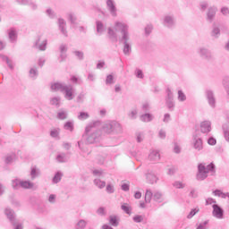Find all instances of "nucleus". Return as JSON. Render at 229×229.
Masks as SVG:
<instances>
[{
  "label": "nucleus",
  "instance_id": "f257e3e1",
  "mask_svg": "<svg viewBox=\"0 0 229 229\" xmlns=\"http://www.w3.org/2000/svg\"><path fill=\"white\" fill-rule=\"evenodd\" d=\"M99 122H94L89 123L85 130V133L87 135L86 142L88 144H94L96 142H99L101 140V131L98 130V123Z\"/></svg>",
  "mask_w": 229,
  "mask_h": 229
},
{
  "label": "nucleus",
  "instance_id": "f03ea898",
  "mask_svg": "<svg viewBox=\"0 0 229 229\" xmlns=\"http://www.w3.org/2000/svg\"><path fill=\"white\" fill-rule=\"evenodd\" d=\"M115 31H121L123 37L122 40H123V53L124 55H130V51H131V47L128 40H130V36L128 34V25L125 23L116 21L114 24Z\"/></svg>",
  "mask_w": 229,
  "mask_h": 229
},
{
  "label": "nucleus",
  "instance_id": "7ed1b4c3",
  "mask_svg": "<svg viewBox=\"0 0 229 229\" xmlns=\"http://www.w3.org/2000/svg\"><path fill=\"white\" fill-rule=\"evenodd\" d=\"M215 169L216 165H214V163H211L207 166L203 163L199 164L197 180H199V182H203V180H205L208 176L209 172H214Z\"/></svg>",
  "mask_w": 229,
  "mask_h": 229
},
{
  "label": "nucleus",
  "instance_id": "20e7f679",
  "mask_svg": "<svg viewBox=\"0 0 229 229\" xmlns=\"http://www.w3.org/2000/svg\"><path fill=\"white\" fill-rule=\"evenodd\" d=\"M4 214L13 226V229H22V224H21L19 220L15 218V212H13V209L6 208Z\"/></svg>",
  "mask_w": 229,
  "mask_h": 229
},
{
  "label": "nucleus",
  "instance_id": "39448f33",
  "mask_svg": "<svg viewBox=\"0 0 229 229\" xmlns=\"http://www.w3.org/2000/svg\"><path fill=\"white\" fill-rule=\"evenodd\" d=\"M106 133H112V131H121V123L115 121L107 122L103 126Z\"/></svg>",
  "mask_w": 229,
  "mask_h": 229
},
{
  "label": "nucleus",
  "instance_id": "423d86ee",
  "mask_svg": "<svg viewBox=\"0 0 229 229\" xmlns=\"http://www.w3.org/2000/svg\"><path fill=\"white\" fill-rule=\"evenodd\" d=\"M213 212L212 215L214 217H216V219H223L225 216V210L222 209L221 207L217 204H213L212 206Z\"/></svg>",
  "mask_w": 229,
  "mask_h": 229
},
{
  "label": "nucleus",
  "instance_id": "0eeeda50",
  "mask_svg": "<svg viewBox=\"0 0 229 229\" xmlns=\"http://www.w3.org/2000/svg\"><path fill=\"white\" fill-rule=\"evenodd\" d=\"M166 106L167 108H169V110H171V112H173V110H174V101L173 98V91H171V89H166Z\"/></svg>",
  "mask_w": 229,
  "mask_h": 229
},
{
  "label": "nucleus",
  "instance_id": "6e6552de",
  "mask_svg": "<svg viewBox=\"0 0 229 229\" xmlns=\"http://www.w3.org/2000/svg\"><path fill=\"white\" fill-rule=\"evenodd\" d=\"M200 58H203L204 60H212V52L208 50V48L206 47H200L198 51Z\"/></svg>",
  "mask_w": 229,
  "mask_h": 229
},
{
  "label": "nucleus",
  "instance_id": "1a4fd4ad",
  "mask_svg": "<svg viewBox=\"0 0 229 229\" xmlns=\"http://www.w3.org/2000/svg\"><path fill=\"white\" fill-rule=\"evenodd\" d=\"M63 92L64 94L65 99H67L68 101H72V99L74 98V88H72V85H66V87L64 88V91Z\"/></svg>",
  "mask_w": 229,
  "mask_h": 229
},
{
  "label": "nucleus",
  "instance_id": "9d476101",
  "mask_svg": "<svg viewBox=\"0 0 229 229\" xmlns=\"http://www.w3.org/2000/svg\"><path fill=\"white\" fill-rule=\"evenodd\" d=\"M106 8L112 17L117 15V7H115V2H114V0H106Z\"/></svg>",
  "mask_w": 229,
  "mask_h": 229
},
{
  "label": "nucleus",
  "instance_id": "9b49d317",
  "mask_svg": "<svg viewBox=\"0 0 229 229\" xmlns=\"http://www.w3.org/2000/svg\"><path fill=\"white\" fill-rule=\"evenodd\" d=\"M193 148L196 151H201L203 149V140L198 135L193 136Z\"/></svg>",
  "mask_w": 229,
  "mask_h": 229
},
{
  "label": "nucleus",
  "instance_id": "f8f14e48",
  "mask_svg": "<svg viewBox=\"0 0 229 229\" xmlns=\"http://www.w3.org/2000/svg\"><path fill=\"white\" fill-rule=\"evenodd\" d=\"M146 178L148 183H150L153 185V183H157L158 182V177H157V174L152 170H148L146 173Z\"/></svg>",
  "mask_w": 229,
  "mask_h": 229
},
{
  "label": "nucleus",
  "instance_id": "ddd939ff",
  "mask_svg": "<svg viewBox=\"0 0 229 229\" xmlns=\"http://www.w3.org/2000/svg\"><path fill=\"white\" fill-rule=\"evenodd\" d=\"M217 13V7L211 6L208 8L207 13V21L208 22H212L214 19L216 18V13Z\"/></svg>",
  "mask_w": 229,
  "mask_h": 229
},
{
  "label": "nucleus",
  "instance_id": "4468645a",
  "mask_svg": "<svg viewBox=\"0 0 229 229\" xmlns=\"http://www.w3.org/2000/svg\"><path fill=\"white\" fill-rule=\"evenodd\" d=\"M200 131L202 133H209L212 131V123L204 121L200 123Z\"/></svg>",
  "mask_w": 229,
  "mask_h": 229
},
{
  "label": "nucleus",
  "instance_id": "2eb2a0df",
  "mask_svg": "<svg viewBox=\"0 0 229 229\" xmlns=\"http://www.w3.org/2000/svg\"><path fill=\"white\" fill-rule=\"evenodd\" d=\"M206 96L209 106H211L212 108H216V97H214V92H212L211 90H208L206 91Z\"/></svg>",
  "mask_w": 229,
  "mask_h": 229
},
{
  "label": "nucleus",
  "instance_id": "dca6fc26",
  "mask_svg": "<svg viewBox=\"0 0 229 229\" xmlns=\"http://www.w3.org/2000/svg\"><path fill=\"white\" fill-rule=\"evenodd\" d=\"M67 85L61 83V82H55L51 85V90L54 92H64Z\"/></svg>",
  "mask_w": 229,
  "mask_h": 229
},
{
  "label": "nucleus",
  "instance_id": "f3484780",
  "mask_svg": "<svg viewBox=\"0 0 229 229\" xmlns=\"http://www.w3.org/2000/svg\"><path fill=\"white\" fill-rule=\"evenodd\" d=\"M59 51H60L59 62H65V59L67 58V45L62 44L59 47Z\"/></svg>",
  "mask_w": 229,
  "mask_h": 229
},
{
  "label": "nucleus",
  "instance_id": "a211bd4d",
  "mask_svg": "<svg viewBox=\"0 0 229 229\" xmlns=\"http://www.w3.org/2000/svg\"><path fill=\"white\" fill-rule=\"evenodd\" d=\"M220 36H221V29H219V26H217V24L213 23L211 37H213V38H219Z\"/></svg>",
  "mask_w": 229,
  "mask_h": 229
},
{
  "label": "nucleus",
  "instance_id": "6ab92c4d",
  "mask_svg": "<svg viewBox=\"0 0 229 229\" xmlns=\"http://www.w3.org/2000/svg\"><path fill=\"white\" fill-rule=\"evenodd\" d=\"M42 38H38V39L36 41V47L39 49V51H46V46H47V39H43Z\"/></svg>",
  "mask_w": 229,
  "mask_h": 229
},
{
  "label": "nucleus",
  "instance_id": "aec40b11",
  "mask_svg": "<svg viewBox=\"0 0 229 229\" xmlns=\"http://www.w3.org/2000/svg\"><path fill=\"white\" fill-rule=\"evenodd\" d=\"M148 159L151 162H158V160H160V153L158 150H151L148 155Z\"/></svg>",
  "mask_w": 229,
  "mask_h": 229
},
{
  "label": "nucleus",
  "instance_id": "412c9836",
  "mask_svg": "<svg viewBox=\"0 0 229 229\" xmlns=\"http://www.w3.org/2000/svg\"><path fill=\"white\" fill-rule=\"evenodd\" d=\"M58 26L61 33L64 35V37H67V30L65 29L66 23L65 20L64 19H59L58 20Z\"/></svg>",
  "mask_w": 229,
  "mask_h": 229
},
{
  "label": "nucleus",
  "instance_id": "4be33fe9",
  "mask_svg": "<svg viewBox=\"0 0 229 229\" xmlns=\"http://www.w3.org/2000/svg\"><path fill=\"white\" fill-rule=\"evenodd\" d=\"M16 3H18V4H29V6H30V8H32L33 10H37V5L36 4H34L31 0H16Z\"/></svg>",
  "mask_w": 229,
  "mask_h": 229
},
{
  "label": "nucleus",
  "instance_id": "5701e85b",
  "mask_svg": "<svg viewBox=\"0 0 229 229\" xmlns=\"http://www.w3.org/2000/svg\"><path fill=\"white\" fill-rule=\"evenodd\" d=\"M164 24L165 26H167V28H173L174 25V18H173V16H165Z\"/></svg>",
  "mask_w": 229,
  "mask_h": 229
},
{
  "label": "nucleus",
  "instance_id": "b1692460",
  "mask_svg": "<svg viewBox=\"0 0 229 229\" xmlns=\"http://www.w3.org/2000/svg\"><path fill=\"white\" fill-rule=\"evenodd\" d=\"M8 35H9V40L11 42H15V40H17V30H15V29H10L8 30Z\"/></svg>",
  "mask_w": 229,
  "mask_h": 229
},
{
  "label": "nucleus",
  "instance_id": "393cba45",
  "mask_svg": "<svg viewBox=\"0 0 229 229\" xmlns=\"http://www.w3.org/2000/svg\"><path fill=\"white\" fill-rule=\"evenodd\" d=\"M21 187L22 189H34L35 183H33L30 181H21Z\"/></svg>",
  "mask_w": 229,
  "mask_h": 229
},
{
  "label": "nucleus",
  "instance_id": "a878e982",
  "mask_svg": "<svg viewBox=\"0 0 229 229\" xmlns=\"http://www.w3.org/2000/svg\"><path fill=\"white\" fill-rule=\"evenodd\" d=\"M140 121L143 123H149L153 121V114H144L140 116Z\"/></svg>",
  "mask_w": 229,
  "mask_h": 229
},
{
  "label": "nucleus",
  "instance_id": "bb28decb",
  "mask_svg": "<svg viewBox=\"0 0 229 229\" xmlns=\"http://www.w3.org/2000/svg\"><path fill=\"white\" fill-rule=\"evenodd\" d=\"M68 19L71 22V24L72 25L73 28H76V14H74V13H68Z\"/></svg>",
  "mask_w": 229,
  "mask_h": 229
},
{
  "label": "nucleus",
  "instance_id": "cd10ccee",
  "mask_svg": "<svg viewBox=\"0 0 229 229\" xmlns=\"http://www.w3.org/2000/svg\"><path fill=\"white\" fill-rule=\"evenodd\" d=\"M94 183L98 189H105L106 187V182L98 178L94 180Z\"/></svg>",
  "mask_w": 229,
  "mask_h": 229
},
{
  "label": "nucleus",
  "instance_id": "c85d7f7f",
  "mask_svg": "<svg viewBox=\"0 0 229 229\" xmlns=\"http://www.w3.org/2000/svg\"><path fill=\"white\" fill-rule=\"evenodd\" d=\"M153 199L157 203H162V193L160 191H155L153 193Z\"/></svg>",
  "mask_w": 229,
  "mask_h": 229
},
{
  "label": "nucleus",
  "instance_id": "c756f323",
  "mask_svg": "<svg viewBox=\"0 0 229 229\" xmlns=\"http://www.w3.org/2000/svg\"><path fill=\"white\" fill-rule=\"evenodd\" d=\"M153 192L150 190H147L145 193V202L151 203V199L153 198Z\"/></svg>",
  "mask_w": 229,
  "mask_h": 229
},
{
  "label": "nucleus",
  "instance_id": "7c9ffc66",
  "mask_svg": "<svg viewBox=\"0 0 229 229\" xmlns=\"http://www.w3.org/2000/svg\"><path fill=\"white\" fill-rule=\"evenodd\" d=\"M56 160H57V162L64 164V162H67V156L65 155V153H61V154L57 155Z\"/></svg>",
  "mask_w": 229,
  "mask_h": 229
},
{
  "label": "nucleus",
  "instance_id": "2f4dec72",
  "mask_svg": "<svg viewBox=\"0 0 229 229\" xmlns=\"http://www.w3.org/2000/svg\"><path fill=\"white\" fill-rule=\"evenodd\" d=\"M87 226V221L81 219L79 222L76 224L75 228L76 229H85Z\"/></svg>",
  "mask_w": 229,
  "mask_h": 229
},
{
  "label": "nucleus",
  "instance_id": "473e14b6",
  "mask_svg": "<svg viewBox=\"0 0 229 229\" xmlns=\"http://www.w3.org/2000/svg\"><path fill=\"white\" fill-rule=\"evenodd\" d=\"M57 119H60L61 121H64L67 119V113L64 110H61L57 113Z\"/></svg>",
  "mask_w": 229,
  "mask_h": 229
},
{
  "label": "nucleus",
  "instance_id": "72a5a7b5",
  "mask_svg": "<svg viewBox=\"0 0 229 229\" xmlns=\"http://www.w3.org/2000/svg\"><path fill=\"white\" fill-rule=\"evenodd\" d=\"M64 130L72 131L74 130V123L72 122H66L64 125Z\"/></svg>",
  "mask_w": 229,
  "mask_h": 229
},
{
  "label": "nucleus",
  "instance_id": "f704fd0d",
  "mask_svg": "<svg viewBox=\"0 0 229 229\" xmlns=\"http://www.w3.org/2000/svg\"><path fill=\"white\" fill-rule=\"evenodd\" d=\"M109 223L112 226H119V221H117V216H111L109 217Z\"/></svg>",
  "mask_w": 229,
  "mask_h": 229
},
{
  "label": "nucleus",
  "instance_id": "c9c22d12",
  "mask_svg": "<svg viewBox=\"0 0 229 229\" xmlns=\"http://www.w3.org/2000/svg\"><path fill=\"white\" fill-rule=\"evenodd\" d=\"M103 31H105V25L101 21H97V32L101 35Z\"/></svg>",
  "mask_w": 229,
  "mask_h": 229
},
{
  "label": "nucleus",
  "instance_id": "e433bc0d",
  "mask_svg": "<svg viewBox=\"0 0 229 229\" xmlns=\"http://www.w3.org/2000/svg\"><path fill=\"white\" fill-rule=\"evenodd\" d=\"M108 35H109V38H111V40L117 41V34L111 28L108 29Z\"/></svg>",
  "mask_w": 229,
  "mask_h": 229
},
{
  "label": "nucleus",
  "instance_id": "4c0bfd02",
  "mask_svg": "<svg viewBox=\"0 0 229 229\" xmlns=\"http://www.w3.org/2000/svg\"><path fill=\"white\" fill-rule=\"evenodd\" d=\"M198 212H199V208H198L191 209L187 216V219H192L198 214Z\"/></svg>",
  "mask_w": 229,
  "mask_h": 229
},
{
  "label": "nucleus",
  "instance_id": "58836bf2",
  "mask_svg": "<svg viewBox=\"0 0 229 229\" xmlns=\"http://www.w3.org/2000/svg\"><path fill=\"white\" fill-rule=\"evenodd\" d=\"M89 117H90V115H89V113L81 112L80 114L78 115V120L85 121L86 119H89Z\"/></svg>",
  "mask_w": 229,
  "mask_h": 229
},
{
  "label": "nucleus",
  "instance_id": "ea45409f",
  "mask_svg": "<svg viewBox=\"0 0 229 229\" xmlns=\"http://www.w3.org/2000/svg\"><path fill=\"white\" fill-rule=\"evenodd\" d=\"M62 176H63L62 173L57 172L53 178V182L58 183L62 180Z\"/></svg>",
  "mask_w": 229,
  "mask_h": 229
},
{
  "label": "nucleus",
  "instance_id": "a19ab883",
  "mask_svg": "<svg viewBox=\"0 0 229 229\" xmlns=\"http://www.w3.org/2000/svg\"><path fill=\"white\" fill-rule=\"evenodd\" d=\"M187 96H185V93L182 90L178 91V100L181 102L186 101Z\"/></svg>",
  "mask_w": 229,
  "mask_h": 229
},
{
  "label": "nucleus",
  "instance_id": "79ce46f5",
  "mask_svg": "<svg viewBox=\"0 0 229 229\" xmlns=\"http://www.w3.org/2000/svg\"><path fill=\"white\" fill-rule=\"evenodd\" d=\"M59 135H60V129H53L50 131V137H53V139L58 138Z\"/></svg>",
  "mask_w": 229,
  "mask_h": 229
},
{
  "label": "nucleus",
  "instance_id": "37998d69",
  "mask_svg": "<svg viewBox=\"0 0 229 229\" xmlns=\"http://www.w3.org/2000/svg\"><path fill=\"white\" fill-rule=\"evenodd\" d=\"M1 58L4 62H6L8 67L10 69H13V65L12 64V61H10V59L8 58V56L6 55H1Z\"/></svg>",
  "mask_w": 229,
  "mask_h": 229
},
{
  "label": "nucleus",
  "instance_id": "c03bdc74",
  "mask_svg": "<svg viewBox=\"0 0 229 229\" xmlns=\"http://www.w3.org/2000/svg\"><path fill=\"white\" fill-rule=\"evenodd\" d=\"M213 194L215 196H218L219 198H223L224 199L226 198V194H225V192L221 191L220 190H215Z\"/></svg>",
  "mask_w": 229,
  "mask_h": 229
},
{
  "label": "nucleus",
  "instance_id": "a18cd8bd",
  "mask_svg": "<svg viewBox=\"0 0 229 229\" xmlns=\"http://www.w3.org/2000/svg\"><path fill=\"white\" fill-rule=\"evenodd\" d=\"M50 103H51V105H54L55 106H60V98L55 97V98H51Z\"/></svg>",
  "mask_w": 229,
  "mask_h": 229
},
{
  "label": "nucleus",
  "instance_id": "49530a36",
  "mask_svg": "<svg viewBox=\"0 0 229 229\" xmlns=\"http://www.w3.org/2000/svg\"><path fill=\"white\" fill-rule=\"evenodd\" d=\"M173 185L175 187V189H185V183L180 181L174 182Z\"/></svg>",
  "mask_w": 229,
  "mask_h": 229
},
{
  "label": "nucleus",
  "instance_id": "de8ad7c7",
  "mask_svg": "<svg viewBox=\"0 0 229 229\" xmlns=\"http://www.w3.org/2000/svg\"><path fill=\"white\" fill-rule=\"evenodd\" d=\"M122 210H123L125 214H131V208L128 206V204L122 205Z\"/></svg>",
  "mask_w": 229,
  "mask_h": 229
},
{
  "label": "nucleus",
  "instance_id": "09e8293b",
  "mask_svg": "<svg viewBox=\"0 0 229 229\" xmlns=\"http://www.w3.org/2000/svg\"><path fill=\"white\" fill-rule=\"evenodd\" d=\"M223 131H224V135H225V140H227V142H229V128L227 127V125L223 126Z\"/></svg>",
  "mask_w": 229,
  "mask_h": 229
},
{
  "label": "nucleus",
  "instance_id": "8fccbe9b",
  "mask_svg": "<svg viewBox=\"0 0 229 229\" xmlns=\"http://www.w3.org/2000/svg\"><path fill=\"white\" fill-rule=\"evenodd\" d=\"M38 75V71H37V68H31L30 71V78H37Z\"/></svg>",
  "mask_w": 229,
  "mask_h": 229
},
{
  "label": "nucleus",
  "instance_id": "3c124183",
  "mask_svg": "<svg viewBox=\"0 0 229 229\" xmlns=\"http://www.w3.org/2000/svg\"><path fill=\"white\" fill-rule=\"evenodd\" d=\"M15 158V154L9 155L5 157V164H12Z\"/></svg>",
  "mask_w": 229,
  "mask_h": 229
},
{
  "label": "nucleus",
  "instance_id": "603ef678",
  "mask_svg": "<svg viewBox=\"0 0 229 229\" xmlns=\"http://www.w3.org/2000/svg\"><path fill=\"white\" fill-rule=\"evenodd\" d=\"M112 83H114V75L109 74V75H107V77H106V85H112Z\"/></svg>",
  "mask_w": 229,
  "mask_h": 229
},
{
  "label": "nucleus",
  "instance_id": "864d4df0",
  "mask_svg": "<svg viewBox=\"0 0 229 229\" xmlns=\"http://www.w3.org/2000/svg\"><path fill=\"white\" fill-rule=\"evenodd\" d=\"M30 176L32 180H35L38 176V172L37 171V168H32L30 172Z\"/></svg>",
  "mask_w": 229,
  "mask_h": 229
},
{
  "label": "nucleus",
  "instance_id": "5fc2aeb1",
  "mask_svg": "<svg viewBox=\"0 0 229 229\" xmlns=\"http://www.w3.org/2000/svg\"><path fill=\"white\" fill-rule=\"evenodd\" d=\"M106 191L108 194H114V185L112 184H107L106 188Z\"/></svg>",
  "mask_w": 229,
  "mask_h": 229
},
{
  "label": "nucleus",
  "instance_id": "6e6d98bb",
  "mask_svg": "<svg viewBox=\"0 0 229 229\" xmlns=\"http://www.w3.org/2000/svg\"><path fill=\"white\" fill-rule=\"evenodd\" d=\"M136 137L137 142H142V140H144V132H137Z\"/></svg>",
  "mask_w": 229,
  "mask_h": 229
},
{
  "label": "nucleus",
  "instance_id": "4d7b16f0",
  "mask_svg": "<svg viewBox=\"0 0 229 229\" xmlns=\"http://www.w3.org/2000/svg\"><path fill=\"white\" fill-rule=\"evenodd\" d=\"M21 183H22V181L15 179L13 181V189H17V187H21Z\"/></svg>",
  "mask_w": 229,
  "mask_h": 229
},
{
  "label": "nucleus",
  "instance_id": "13d9d810",
  "mask_svg": "<svg viewBox=\"0 0 229 229\" xmlns=\"http://www.w3.org/2000/svg\"><path fill=\"white\" fill-rule=\"evenodd\" d=\"M133 221L134 223H142V221H144V217L140 215H138L133 217Z\"/></svg>",
  "mask_w": 229,
  "mask_h": 229
},
{
  "label": "nucleus",
  "instance_id": "bf43d9fd",
  "mask_svg": "<svg viewBox=\"0 0 229 229\" xmlns=\"http://www.w3.org/2000/svg\"><path fill=\"white\" fill-rule=\"evenodd\" d=\"M208 225V220H206L203 223H200L198 226L197 229H207V225Z\"/></svg>",
  "mask_w": 229,
  "mask_h": 229
},
{
  "label": "nucleus",
  "instance_id": "052dcab7",
  "mask_svg": "<svg viewBox=\"0 0 229 229\" xmlns=\"http://www.w3.org/2000/svg\"><path fill=\"white\" fill-rule=\"evenodd\" d=\"M137 109L131 111V113L129 114L130 119H137Z\"/></svg>",
  "mask_w": 229,
  "mask_h": 229
},
{
  "label": "nucleus",
  "instance_id": "680f3d73",
  "mask_svg": "<svg viewBox=\"0 0 229 229\" xmlns=\"http://www.w3.org/2000/svg\"><path fill=\"white\" fill-rule=\"evenodd\" d=\"M73 54L75 55V56H77V58H79V60H83V52L74 51Z\"/></svg>",
  "mask_w": 229,
  "mask_h": 229
},
{
  "label": "nucleus",
  "instance_id": "e2e57ef3",
  "mask_svg": "<svg viewBox=\"0 0 229 229\" xmlns=\"http://www.w3.org/2000/svg\"><path fill=\"white\" fill-rule=\"evenodd\" d=\"M153 31V25H147L145 28V33L146 35H149Z\"/></svg>",
  "mask_w": 229,
  "mask_h": 229
},
{
  "label": "nucleus",
  "instance_id": "0e129e2a",
  "mask_svg": "<svg viewBox=\"0 0 229 229\" xmlns=\"http://www.w3.org/2000/svg\"><path fill=\"white\" fill-rule=\"evenodd\" d=\"M135 74L137 78H144V73H142V70L137 69Z\"/></svg>",
  "mask_w": 229,
  "mask_h": 229
},
{
  "label": "nucleus",
  "instance_id": "69168bd1",
  "mask_svg": "<svg viewBox=\"0 0 229 229\" xmlns=\"http://www.w3.org/2000/svg\"><path fill=\"white\" fill-rule=\"evenodd\" d=\"M93 174L95 176L101 177L103 176L104 173H103V170H93Z\"/></svg>",
  "mask_w": 229,
  "mask_h": 229
},
{
  "label": "nucleus",
  "instance_id": "338daca9",
  "mask_svg": "<svg viewBox=\"0 0 229 229\" xmlns=\"http://www.w3.org/2000/svg\"><path fill=\"white\" fill-rule=\"evenodd\" d=\"M47 15H48V17H50V19H54L55 12H53V10H51V9H47Z\"/></svg>",
  "mask_w": 229,
  "mask_h": 229
},
{
  "label": "nucleus",
  "instance_id": "774afa93",
  "mask_svg": "<svg viewBox=\"0 0 229 229\" xmlns=\"http://www.w3.org/2000/svg\"><path fill=\"white\" fill-rule=\"evenodd\" d=\"M221 13H222L223 15H229V9H228L227 7H223V8L221 9Z\"/></svg>",
  "mask_w": 229,
  "mask_h": 229
}]
</instances>
